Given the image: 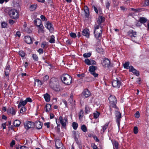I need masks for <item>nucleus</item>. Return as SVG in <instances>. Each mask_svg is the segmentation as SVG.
Listing matches in <instances>:
<instances>
[{
  "label": "nucleus",
  "instance_id": "nucleus-1",
  "mask_svg": "<svg viewBox=\"0 0 149 149\" xmlns=\"http://www.w3.org/2000/svg\"><path fill=\"white\" fill-rule=\"evenodd\" d=\"M104 17L102 16L99 17L97 21V23L95 26L94 34L95 38L100 40L101 39L102 34V30L101 27V23L104 20Z\"/></svg>",
  "mask_w": 149,
  "mask_h": 149
},
{
  "label": "nucleus",
  "instance_id": "nucleus-2",
  "mask_svg": "<svg viewBox=\"0 0 149 149\" xmlns=\"http://www.w3.org/2000/svg\"><path fill=\"white\" fill-rule=\"evenodd\" d=\"M49 85L52 89L55 91L60 90V87L58 79L54 77L52 78L50 81Z\"/></svg>",
  "mask_w": 149,
  "mask_h": 149
},
{
  "label": "nucleus",
  "instance_id": "nucleus-3",
  "mask_svg": "<svg viewBox=\"0 0 149 149\" xmlns=\"http://www.w3.org/2000/svg\"><path fill=\"white\" fill-rule=\"evenodd\" d=\"M61 79L63 82L67 85H70L72 83L71 77L67 74H63L61 77Z\"/></svg>",
  "mask_w": 149,
  "mask_h": 149
},
{
  "label": "nucleus",
  "instance_id": "nucleus-4",
  "mask_svg": "<svg viewBox=\"0 0 149 149\" xmlns=\"http://www.w3.org/2000/svg\"><path fill=\"white\" fill-rule=\"evenodd\" d=\"M8 14L10 17L13 19H17L19 17V13L15 9H11L8 11Z\"/></svg>",
  "mask_w": 149,
  "mask_h": 149
},
{
  "label": "nucleus",
  "instance_id": "nucleus-5",
  "mask_svg": "<svg viewBox=\"0 0 149 149\" xmlns=\"http://www.w3.org/2000/svg\"><path fill=\"white\" fill-rule=\"evenodd\" d=\"M109 103L111 106L114 107L117 103V100L115 96L111 95L109 98Z\"/></svg>",
  "mask_w": 149,
  "mask_h": 149
},
{
  "label": "nucleus",
  "instance_id": "nucleus-6",
  "mask_svg": "<svg viewBox=\"0 0 149 149\" xmlns=\"http://www.w3.org/2000/svg\"><path fill=\"white\" fill-rule=\"evenodd\" d=\"M102 64L103 66L105 68H109L111 66L110 61L107 58L104 59Z\"/></svg>",
  "mask_w": 149,
  "mask_h": 149
},
{
  "label": "nucleus",
  "instance_id": "nucleus-7",
  "mask_svg": "<svg viewBox=\"0 0 149 149\" xmlns=\"http://www.w3.org/2000/svg\"><path fill=\"white\" fill-rule=\"evenodd\" d=\"M112 84L113 87L118 88L120 86L121 82L117 78H116V80H113Z\"/></svg>",
  "mask_w": 149,
  "mask_h": 149
},
{
  "label": "nucleus",
  "instance_id": "nucleus-8",
  "mask_svg": "<svg viewBox=\"0 0 149 149\" xmlns=\"http://www.w3.org/2000/svg\"><path fill=\"white\" fill-rule=\"evenodd\" d=\"M16 110L13 107H9L7 109V113L8 115H11L12 116L16 114Z\"/></svg>",
  "mask_w": 149,
  "mask_h": 149
},
{
  "label": "nucleus",
  "instance_id": "nucleus-9",
  "mask_svg": "<svg viewBox=\"0 0 149 149\" xmlns=\"http://www.w3.org/2000/svg\"><path fill=\"white\" fill-rule=\"evenodd\" d=\"M59 120L60 123L63 127H65L66 124L68 123L67 118L66 117L63 118L61 116L59 117Z\"/></svg>",
  "mask_w": 149,
  "mask_h": 149
},
{
  "label": "nucleus",
  "instance_id": "nucleus-10",
  "mask_svg": "<svg viewBox=\"0 0 149 149\" xmlns=\"http://www.w3.org/2000/svg\"><path fill=\"white\" fill-rule=\"evenodd\" d=\"M24 126L26 129L28 130L32 128L34 126V123L31 122L26 121L24 123Z\"/></svg>",
  "mask_w": 149,
  "mask_h": 149
},
{
  "label": "nucleus",
  "instance_id": "nucleus-11",
  "mask_svg": "<svg viewBox=\"0 0 149 149\" xmlns=\"http://www.w3.org/2000/svg\"><path fill=\"white\" fill-rule=\"evenodd\" d=\"M116 116V121L118 123V125L119 126L120 124V118H121V114L120 112L118 111H115Z\"/></svg>",
  "mask_w": 149,
  "mask_h": 149
},
{
  "label": "nucleus",
  "instance_id": "nucleus-12",
  "mask_svg": "<svg viewBox=\"0 0 149 149\" xmlns=\"http://www.w3.org/2000/svg\"><path fill=\"white\" fill-rule=\"evenodd\" d=\"M83 12H84V14L83 15L85 17H88L89 15V11L88 7L87 6H85L84 8V10H82Z\"/></svg>",
  "mask_w": 149,
  "mask_h": 149
},
{
  "label": "nucleus",
  "instance_id": "nucleus-13",
  "mask_svg": "<svg viewBox=\"0 0 149 149\" xmlns=\"http://www.w3.org/2000/svg\"><path fill=\"white\" fill-rule=\"evenodd\" d=\"M55 146L56 149H60L63 147L61 141L58 139H57L55 141Z\"/></svg>",
  "mask_w": 149,
  "mask_h": 149
},
{
  "label": "nucleus",
  "instance_id": "nucleus-14",
  "mask_svg": "<svg viewBox=\"0 0 149 149\" xmlns=\"http://www.w3.org/2000/svg\"><path fill=\"white\" fill-rule=\"evenodd\" d=\"M45 27L50 32L54 31V29L52 23L49 22H46Z\"/></svg>",
  "mask_w": 149,
  "mask_h": 149
},
{
  "label": "nucleus",
  "instance_id": "nucleus-15",
  "mask_svg": "<svg viewBox=\"0 0 149 149\" xmlns=\"http://www.w3.org/2000/svg\"><path fill=\"white\" fill-rule=\"evenodd\" d=\"M82 94L83 97L86 98L89 97L91 93L88 89H85L84 91Z\"/></svg>",
  "mask_w": 149,
  "mask_h": 149
},
{
  "label": "nucleus",
  "instance_id": "nucleus-16",
  "mask_svg": "<svg viewBox=\"0 0 149 149\" xmlns=\"http://www.w3.org/2000/svg\"><path fill=\"white\" fill-rule=\"evenodd\" d=\"M130 71L132 72L135 75L138 76L139 75V71L134 69L132 66H130L129 67Z\"/></svg>",
  "mask_w": 149,
  "mask_h": 149
},
{
  "label": "nucleus",
  "instance_id": "nucleus-17",
  "mask_svg": "<svg viewBox=\"0 0 149 149\" xmlns=\"http://www.w3.org/2000/svg\"><path fill=\"white\" fill-rule=\"evenodd\" d=\"M26 103V101L23 100L22 99H21L18 105V108L19 109L20 107H24Z\"/></svg>",
  "mask_w": 149,
  "mask_h": 149
},
{
  "label": "nucleus",
  "instance_id": "nucleus-18",
  "mask_svg": "<svg viewBox=\"0 0 149 149\" xmlns=\"http://www.w3.org/2000/svg\"><path fill=\"white\" fill-rule=\"evenodd\" d=\"M34 24L37 26L42 24L41 20L38 18H37L34 20Z\"/></svg>",
  "mask_w": 149,
  "mask_h": 149
},
{
  "label": "nucleus",
  "instance_id": "nucleus-19",
  "mask_svg": "<svg viewBox=\"0 0 149 149\" xmlns=\"http://www.w3.org/2000/svg\"><path fill=\"white\" fill-rule=\"evenodd\" d=\"M82 34L87 38H88L89 36V31L88 29H84L82 31Z\"/></svg>",
  "mask_w": 149,
  "mask_h": 149
},
{
  "label": "nucleus",
  "instance_id": "nucleus-20",
  "mask_svg": "<svg viewBox=\"0 0 149 149\" xmlns=\"http://www.w3.org/2000/svg\"><path fill=\"white\" fill-rule=\"evenodd\" d=\"M73 96L72 95H71L69 99V102L72 104L73 107H74L75 105V101L73 100Z\"/></svg>",
  "mask_w": 149,
  "mask_h": 149
},
{
  "label": "nucleus",
  "instance_id": "nucleus-21",
  "mask_svg": "<svg viewBox=\"0 0 149 149\" xmlns=\"http://www.w3.org/2000/svg\"><path fill=\"white\" fill-rule=\"evenodd\" d=\"M25 41L27 44H30L32 43V40L31 37L29 36H26L24 37Z\"/></svg>",
  "mask_w": 149,
  "mask_h": 149
},
{
  "label": "nucleus",
  "instance_id": "nucleus-22",
  "mask_svg": "<svg viewBox=\"0 0 149 149\" xmlns=\"http://www.w3.org/2000/svg\"><path fill=\"white\" fill-rule=\"evenodd\" d=\"M128 34L130 35L131 38L133 37H136V32L132 30L128 32Z\"/></svg>",
  "mask_w": 149,
  "mask_h": 149
},
{
  "label": "nucleus",
  "instance_id": "nucleus-23",
  "mask_svg": "<svg viewBox=\"0 0 149 149\" xmlns=\"http://www.w3.org/2000/svg\"><path fill=\"white\" fill-rule=\"evenodd\" d=\"M109 124V122L107 123L104 125L102 127V130H101V133H103L106 130Z\"/></svg>",
  "mask_w": 149,
  "mask_h": 149
},
{
  "label": "nucleus",
  "instance_id": "nucleus-24",
  "mask_svg": "<svg viewBox=\"0 0 149 149\" xmlns=\"http://www.w3.org/2000/svg\"><path fill=\"white\" fill-rule=\"evenodd\" d=\"M37 27H38V32L39 33H44V27L42 24L40 25V26Z\"/></svg>",
  "mask_w": 149,
  "mask_h": 149
},
{
  "label": "nucleus",
  "instance_id": "nucleus-25",
  "mask_svg": "<svg viewBox=\"0 0 149 149\" xmlns=\"http://www.w3.org/2000/svg\"><path fill=\"white\" fill-rule=\"evenodd\" d=\"M43 84L41 81H40L38 79H35V85H36V84H37V85L38 86L40 87Z\"/></svg>",
  "mask_w": 149,
  "mask_h": 149
},
{
  "label": "nucleus",
  "instance_id": "nucleus-26",
  "mask_svg": "<svg viewBox=\"0 0 149 149\" xmlns=\"http://www.w3.org/2000/svg\"><path fill=\"white\" fill-rule=\"evenodd\" d=\"M96 67L93 65H91L89 67V70L91 73L95 72V71L96 70Z\"/></svg>",
  "mask_w": 149,
  "mask_h": 149
},
{
  "label": "nucleus",
  "instance_id": "nucleus-27",
  "mask_svg": "<svg viewBox=\"0 0 149 149\" xmlns=\"http://www.w3.org/2000/svg\"><path fill=\"white\" fill-rule=\"evenodd\" d=\"M42 124L40 121L37 122L36 124V128L38 129H40L42 128Z\"/></svg>",
  "mask_w": 149,
  "mask_h": 149
},
{
  "label": "nucleus",
  "instance_id": "nucleus-28",
  "mask_svg": "<svg viewBox=\"0 0 149 149\" xmlns=\"http://www.w3.org/2000/svg\"><path fill=\"white\" fill-rule=\"evenodd\" d=\"M44 97L45 98V100L47 102H49L50 101V96L49 94L46 93L44 95Z\"/></svg>",
  "mask_w": 149,
  "mask_h": 149
},
{
  "label": "nucleus",
  "instance_id": "nucleus-29",
  "mask_svg": "<svg viewBox=\"0 0 149 149\" xmlns=\"http://www.w3.org/2000/svg\"><path fill=\"white\" fill-rule=\"evenodd\" d=\"M51 110V106L49 104H47L46 105V111L47 112H49Z\"/></svg>",
  "mask_w": 149,
  "mask_h": 149
},
{
  "label": "nucleus",
  "instance_id": "nucleus-30",
  "mask_svg": "<svg viewBox=\"0 0 149 149\" xmlns=\"http://www.w3.org/2000/svg\"><path fill=\"white\" fill-rule=\"evenodd\" d=\"M20 121L18 120H16L13 122V125L15 126L18 127L20 124Z\"/></svg>",
  "mask_w": 149,
  "mask_h": 149
},
{
  "label": "nucleus",
  "instance_id": "nucleus-31",
  "mask_svg": "<svg viewBox=\"0 0 149 149\" xmlns=\"http://www.w3.org/2000/svg\"><path fill=\"white\" fill-rule=\"evenodd\" d=\"M91 108L88 104L85 105V112L86 113H88L90 111Z\"/></svg>",
  "mask_w": 149,
  "mask_h": 149
},
{
  "label": "nucleus",
  "instance_id": "nucleus-32",
  "mask_svg": "<svg viewBox=\"0 0 149 149\" xmlns=\"http://www.w3.org/2000/svg\"><path fill=\"white\" fill-rule=\"evenodd\" d=\"M26 109L25 107H22L20 109V112H19V113L23 115L26 112Z\"/></svg>",
  "mask_w": 149,
  "mask_h": 149
},
{
  "label": "nucleus",
  "instance_id": "nucleus-33",
  "mask_svg": "<svg viewBox=\"0 0 149 149\" xmlns=\"http://www.w3.org/2000/svg\"><path fill=\"white\" fill-rule=\"evenodd\" d=\"M113 149H118V143L117 141H114L113 143Z\"/></svg>",
  "mask_w": 149,
  "mask_h": 149
},
{
  "label": "nucleus",
  "instance_id": "nucleus-34",
  "mask_svg": "<svg viewBox=\"0 0 149 149\" xmlns=\"http://www.w3.org/2000/svg\"><path fill=\"white\" fill-rule=\"evenodd\" d=\"M49 42L51 43H53L55 42V37L54 35H52L51 36Z\"/></svg>",
  "mask_w": 149,
  "mask_h": 149
},
{
  "label": "nucleus",
  "instance_id": "nucleus-35",
  "mask_svg": "<svg viewBox=\"0 0 149 149\" xmlns=\"http://www.w3.org/2000/svg\"><path fill=\"white\" fill-rule=\"evenodd\" d=\"M139 21L141 23H144L147 21V19L143 17H141L139 19Z\"/></svg>",
  "mask_w": 149,
  "mask_h": 149
},
{
  "label": "nucleus",
  "instance_id": "nucleus-36",
  "mask_svg": "<svg viewBox=\"0 0 149 149\" xmlns=\"http://www.w3.org/2000/svg\"><path fill=\"white\" fill-rule=\"evenodd\" d=\"M81 129L83 132H86L87 131L86 126L84 125L81 126Z\"/></svg>",
  "mask_w": 149,
  "mask_h": 149
},
{
  "label": "nucleus",
  "instance_id": "nucleus-37",
  "mask_svg": "<svg viewBox=\"0 0 149 149\" xmlns=\"http://www.w3.org/2000/svg\"><path fill=\"white\" fill-rule=\"evenodd\" d=\"M37 7V5H32L30 7V10L32 11H33L36 9Z\"/></svg>",
  "mask_w": 149,
  "mask_h": 149
},
{
  "label": "nucleus",
  "instance_id": "nucleus-38",
  "mask_svg": "<svg viewBox=\"0 0 149 149\" xmlns=\"http://www.w3.org/2000/svg\"><path fill=\"white\" fill-rule=\"evenodd\" d=\"M124 68L125 69H129V62H126L123 64Z\"/></svg>",
  "mask_w": 149,
  "mask_h": 149
},
{
  "label": "nucleus",
  "instance_id": "nucleus-39",
  "mask_svg": "<svg viewBox=\"0 0 149 149\" xmlns=\"http://www.w3.org/2000/svg\"><path fill=\"white\" fill-rule=\"evenodd\" d=\"M78 124L75 122H74L72 123V127L74 130H76L78 127Z\"/></svg>",
  "mask_w": 149,
  "mask_h": 149
},
{
  "label": "nucleus",
  "instance_id": "nucleus-40",
  "mask_svg": "<svg viewBox=\"0 0 149 149\" xmlns=\"http://www.w3.org/2000/svg\"><path fill=\"white\" fill-rule=\"evenodd\" d=\"M91 55V54L90 52L85 53L83 55V56L85 58L90 57Z\"/></svg>",
  "mask_w": 149,
  "mask_h": 149
},
{
  "label": "nucleus",
  "instance_id": "nucleus-41",
  "mask_svg": "<svg viewBox=\"0 0 149 149\" xmlns=\"http://www.w3.org/2000/svg\"><path fill=\"white\" fill-rule=\"evenodd\" d=\"M19 54V55L22 57H24L25 56V53L23 51H20Z\"/></svg>",
  "mask_w": 149,
  "mask_h": 149
},
{
  "label": "nucleus",
  "instance_id": "nucleus-42",
  "mask_svg": "<svg viewBox=\"0 0 149 149\" xmlns=\"http://www.w3.org/2000/svg\"><path fill=\"white\" fill-rule=\"evenodd\" d=\"M100 113L97 112L94 113H93V117L95 118H97L98 117Z\"/></svg>",
  "mask_w": 149,
  "mask_h": 149
},
{
  "label": "nucleus",
  "instance_id": "nucleus-43",
  "mask_svg": "<svg viewBox=\"0 0 149 149\" xmlns=\"http://www.w3.org/2000/svg\"><path fill=\"white\" fill-rule=\"evenodd\" d=\"M84 62L86 64L88 65H90L91 60H90L89 59L86 58L85 59Z\"/></svg>",
  "mask_w": 149,
  "mask_h": 149
},
{
  "label": "nucleus",
  "instance_id": "nucleus-44",
  "mask_svg": "<svg viewBox=\"0 0 149 149\" xmlns=\"http://www.w3.org/2000/svg\"><path fill=\"white\" fill-rule=\"evenodd\" d=\"M49 78V77L48 75H45L43 77V79L42 81V82L44 83V82L45 81L47 80Z\"/></svg>",
  "mask_w": 149,
  "mask_h": 149
},
{
  "label": "nucleus",
  "instance_id": "nucleus-45",
  "mask_svg": "<svg viewBox=\"0 0 149 149\" xmlns=\"http://www.w3.org/2000/svg\"><path fill=\"white\" fill-rule=\"evenodd\" d=\"M138 127L136 126L134 127V133L135 134H136L138 133Z\"/></svg>",
  "mask_w": 149,
  "mask_h": 149
},
{
  "label": "nucleus",
  "instance_id": "nucleus-46",
  "mask_svg": "<svg viewBox=\"0 0 149 149\" xmlns=\"http://www.w3.org/2000/svg\"><path fill=\"white\" fill-rule=\"evenodd\" d=\"M1 26L3 28H5L7 26V23L6 22H3L1 23Z\"/></svg>",
  "mask_w": 149,
  "mask_h": 149
},
{
  "label": "nucleus",
  "instance_id": "nucleus-47",
  "mask_svg": "<svg viewBox=\"0 0 149 149\" xmlns=\"http://www.w3.org/2000/svg\"><path fill=\"white\" fill-rule=\"evenodd\" d=\"M70 36L72 38H75L76 36V34L74 33H70Z\"/></svg>",
  "mask_w": 149,
  "mask_h": 149
},
{
  "label": "nucleus",
  "instance_id": "nucleus-48",
  "mask_svg": "<svg viewBox=\"0 0 149 149\" xmlns=\"http://www.w3.org/2000/svg\"><path fill=\"white\" fill-rule=\"evenodd\" d=\"M33 59L35 61H38V57L37 55L36 54H33L32 56Z\"/></svg>",
  "mask_w": 149,
  "mask_h": 149
},
{
  "label": "nucleus",
  "instance_id": "nucleus-49",
  "mask_svg": "<svg viewBox=\"0 0 149 149\" xmlns=\"http://www.w3.org/2000/svg\"><path fill=\"white\" fill-rule=\"evenodd\" d=\"M134 116L135 117L137 118H139L140 117V113L138 111H136L134 114Z\"/></svg>",
  "mask_w": 149,
  "mask_h": 149
},
{
  "label": "nucleus",
  "instance_id": "nucleus-50",
  "mask_svg": "<svg viewBox=\"0 0 149 149\" xmlns=\"http://www.w3.org/2000/svg\"><path fill=\"white\" fill-rule=\"evenodd\" d=\"M91 74L93 76L95 77H97L98 76V74L97 73H95V72L91 73Z\"/></svg>",
  "mask_w": 149,
  "mask_h": 149
},
{
  "label": "nucleus",
  "instance_id": "nucleus-51",
  "mask_svg": "<svg viewBox=\"0 0 149 149\" xmlns=\"http://www.w3.org/2000/svg\"><path fill=\"white\" fill-rule=\"evenodd\" d=\"M25 101H26V103L28 102H32V100L29 97L27 98L25 100Z\"/></svg>",
  "mask_w": 149,
  "mask_h": 149
},
{
  "label": "nucleus",
  "instance_id": "nucleus-52",
  "mask_svg": "<svg viewBox=\"0 0 149 149\" xmlns=\"http://www.w3.org/2000/svg\"><path fill=\"white\" fill-rule=\"evenodd\" d=\"M41 19L43 21H45L47 20V19L43 15H41L40 17Z\"/></svg>",
  "mask_w": 149,
  "mask_h": 149
},
{
  "label": "nucleus",
  "instance_id": "nucleus-53",
  "mask_svg": "<svg viewBox=\"0 0 149 149\" xmlns=\"http://www.w3.org/2000/svg\"><path fill=\"white\" fill-rule=\"evenodd\" d=\"M145 6H148L149 5V0H146L144 3Z\"/></svg>",
  "mask_w": 149,
  "mask_h": 149
},
{
  "label": "nucleus",
  "instance_id": "nucleus-54",
  "mask_svg": "<svg viewBox=\"0 0 149 149\" xmlns=\"http://www.w3.org/2000/svg\"><path fill=\"white\" fill-rule=\"evenodd\" d=\"M96 65L95 61L93 60H91L90 62V65Z\"/></svg>",
  "mask_w": 149,
  "mask_h": 149
},
{
  "label": "nucleus",
  "instance_id": "nucleus-55",
  "mask_svg": "<svg viewBox=\"0 0 149 149\" xmlns=\"http://www.w3.org/2000/svg\"><path fill=\"white\" fill-rule=\"evenodd\" d=\"M38 52L40 54H41L43 53V49L40 48L38 50Z\"/></svg>",
  "mask_w": 149,
  "mask_h": 149
},
{
  "label": "nucleus",
  "instance_id": "nucleus-56",
  "mask_svg": "<svg viewBox=\"0 0 149 149\" xmlns=\"http://www.w3.org/2000/svg\"><path fill=\"white\" fill-rule=\"evenodd\" d=\"M93 8L94 9V10L96 13L97 14L98 13V9L94 6H93Z\"/></svg>",
  "mask_w": 149,
  "mask_h": 149
},
{
  "label": "nucleus",
  "instance_id": "nucleus-57",
  "mask_svg": "<svg viewBox=\"0 0 149 149\" xmlns=\"http://www.w3.org/2000/svg\"><path fill=\"white\" fill-rule=\"evenodd\" d=\"M106 6L107 8H109L110 5V3L108 2H107L106 3Z\"/></svg>",
  "mask_w": 149,
  "mask_h": 149
},
{
  "label": "nucleus",
  "instance_id": "nucleus-58",
  "mask_svg": "<svg viewBox=\"0 0 149 149\" xmlns=\"http://www.w3.org/2000/svg\"><path fill=\"white\" fill-rule=\"evenodd\" d=\"M15 144V141L14 140H13L10 143V146L11 147H13V146Z\"/></svg>",
  "mask_w": 149,
  "mask_h": 149
},
{
  "label": "nucleus",
  "instance_id": "nucleus-59",
  "mask_svg": "<svg viewBox=\"0 0 149 149\" xmlns=\"http://www.w3.org/2000/svg\"><path fill=\"white\" fill-rule=\"evenodd\" d=\"M9 22L10 24L12 25L14 23V21L13 20L10 19L9 20Z\"/></svg>",
  "mask_w": 149,
  "mask_h": 149
},
{
  "label": "nucleus",
  "instance_id": "nucleus-60",
  "mask_svg": "<svg viewBox=\"0 0 149 149\" xmlns=\"http://www.w3.org/2000/svg\"><path fill=\"white\" fill-rule=\"evenodd\" d=\"M54 116V115L52 113H50V118L51 119L53 118Z\"/></svg>",
  "mask_w": 149,
  "mask_h": 149
},
{
  "label": "nucleus",
  "instance_id": "nucleus-61",
  "mask_svg": "<svg viewBox=\"0 0 149 149\" xmlns=\"http://www.w3.org/2000/svg\"><path fill=\"white\" fill-rule=\"evenodd\" d=\"M44 125L45 126H46L47 128H49L50 127L49 123H45Z\"/></svg>",
  "mask_w": 149,
  "mask_h": 149
},
{
  "label": "nucleus",
  "instance_id": "nucleus-62",
  "mask_svg": "<svg viewBox=\"0 0 149 149\" xmlns=\"http://www.w3.org/2000/svg\"><path fill=\"white\" fill-rule=\"evenodd\" d=\"M16 36H18V37H19L21 36L20 33L19 31H17L16 32Z\"/></svg>",
  "mask_w": 149,
  "mask_h": 149
},
{
  "label": "nucleus",
  "instance_id": "nucleus-63",
  "mask_svg": "<svg viewBox=\"0 0 149 149\" xmlns=\"http://www.w3.org/2000/svg\"><path fill=\"white\" fill-rule=\"evenodd\" d=\"M6 123H3V124H2V127H3V129L6 128Z\"/></svg>",
  "mask_w": 149,
  "mask_h": 149
},
{
  "label": "nucleus",
  "instance_id": "nucleus-64",
  "mask_svg": "<svg viewBox=\"0 0 149 149\" xmlns=\"http://www.w3.org/2000/svg\"><path fill=\"white\" fill-rule=\"evenodd\" d=\"M20 149H28L25 146H22L20 147Z\"/></svg>",
  "mask_w": 149,
  "mask_h": 149
}]
</instances>
